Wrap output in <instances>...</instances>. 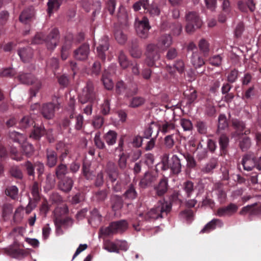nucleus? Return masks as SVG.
I'll return each instance as SVG.
<instances>
[{
  "mask_svg": "<svg viewBox=\"0 0 261 261\" xmlns=\"http://www.w3.org/2000/svg\"><path fill=\"white\" fill-rule=\"evenodd\" d=\"M22 150L23 153L27 157H30L34 152V147L33 145L27 142L23 143L22 145Z\"/></svg>",
  "mask_w": 261,
  "mask_h": 261,
  "instance_id": "obj_56",
  "label": "nucleus"
},
{
  "mask_svg": "<svg viewBox=\"0 0 261 261\" xmlns=\"http://www.w3.org/2000/svg\"><path fill=\"white\" fill-rule=\"evenodd\" d=\"M158 174L154 172H146L139 182L140 186L142 188H146L151 186L156 180Z\"/></svg>",
  "mask_w": 261,
  "mask_h": 261,
  "instance_id": "obj_13",
  "label": "nucleus"
},
{
  "mask_svg": "<svg viewBox=\"0 0 261 261\" xmlns=\"http://www.w3.org/2000/svg\"><path fill=\"white\" fill-rule=\"evenodd\" d=\"M103 248L110 252H119L117 244L110 240H106L103 243Z\"/></svg>",
  "mask_w": 261,
  "mask_h": 261,
  "instance_id": "obj_47",
  "label": "nucleus"
},
{
  "mask_svg": "<svg viewBox=\"0 0 261 261\" xmlns=\"http://www.w3.org/2000/svg\"><path fill=\"white\" fill-rule=\"evenodd\" d=\"M18 193V189L15 186H9L5 190L6 194L8 196L11 197L12 199H16L17 198Z\"/></svg>",
  "mask_w": 261,
  "mask_h": 261,
  "instance_id": "obj_51",
  "label": "nucleus"
},
{
  "mask_svg": "<svg viewBox=\"0 0 261 261\" xmlns=\"http://www.w3.org/2000/svg\"><path fill=\"white\" fill-rule=\"evenodd\" d=\"M169 187L168 179L164 176L160 179L159 183L154 186V190L158 196L162 197L167 192Z\"/></svg>",
  "mask_w": 261,
  "mask_h": 261,
  "instance_id": "obj_15",
  "label": "nucleus"
},
{
  "mask_svg": "<svg viewBox=\"0 0 261 261\" xmlns=\"http://www.w3.org/2000/svg\"><path fill=\"white\" fill-rule=\"evenodd\" d=\"M34 10L32 7L24 9L19 16V20L24 23H27L34 16Z\"/></svg>",
  "mask_w": 261,
  "mask_h": 261,
  "instance_id": "obj_32",
  "label": "nucleus"
},
{
  "mask_svg": "<svg viewBox=\"0 0 261 261\" xmlns=\"http://www.w3.org/2000/svg\"><path fill=\"white\" fill-rule=\"evenodd\" d=\"M110 111V101L106 99L101 106L100 113L103 115H107Z\"/></svg>",
  "mask_w": 261,
  "mask_h": 261,
  "instance_id": "obj_64",
  "label": "nucleus"
},
{
  "mask_svg": "<svg viewBox=\"0 0 261 261\" xmlns=\"http://www.w3.org/2000/svg\"><path fill=\"white\" fill-rule=\"evenodd\" d=\"M228 126V123L226 120V116L224 115L221 114L219 116L218 130L224 129Z\"/></svg>",
  "mask_w": 261,
  "mask_h": 261,
  "instance_id": "obj_63",
  "label": "nucleus"
},
{
  "mask_svg": "<svg viewBox=\"0 0 261 261\" xmlns=\"http://www.w3.org/2000/svg\"><path fill=\"white\" fill-rule=\"evenodd\" d=\"M129 52L130 55L133 58H140L141 57L142 51L139 48L138 42L136 40L132 41Z\"/></svg>",
  "mask_w": 261,
  "mask_h": 261,
  "instance_id": "obj_43",
  "label": "nucleus"
},
{
  "mask_svg": "<svg viewBox=\"0 0 261 261\" xmlns=\"http://www.w3.org/2000/svg\"><path fill=\"white\" fill-rule=\"evenodd\" d=\"M59 40V32L58 29H53L46 37L42 33H38L32 40L33 44H41L45 42L49 50H53L57 46Z\"/></svg>",
  "mask_w": 261,
  "mask_h": 261,
  "instance_id": "obj_2",
  "label": "nucleus"
},
{
  "mask_svg": "<svg viewBox=\"0 0 261 261\" xmlns=\"http://www.w3.org/2000/svg\"><path fill=\"white\" fill-rule=\"evenodd\" d=\"M56 149L59 153V161L64 162L65 158L70 154L69 145L63 142H59L56 144Z\"/></svg>",
  "mask_w": 261,
  "mask_h": 261,
  "instance_id": "obj_17",
  "label": "nucleus"
},
{
  "mask_svg": "<svg viewBox=\"0 0 261 261\" xmlns=\"http://www.w3.org/2000/svg\"><path fill=\"white\" fill-rule=\"evenodd\" d=\"M53 102L44 103L41 109V112L43 116L46 119H50L53 118L55 115V111L56 109H59V102L58 98H55L53 99Z\"/></svg>",
  "mask_w": 261,
  "mask_h": 261,
  "instance_id": "obj_8",
  "label": "nucleus"
},
{
  "mask_svg": "<svg viewBox=\"0 0 261 261\" xmlns=\"http://www.w3.org/2000/svg\"><path fill=\"white\" fill-rule=\"evenodd\" d=\"M118 59L119 65L122 69H125L129 66L130 62L123 50H121L119 51L118 53Z\"/></svg>",
  "mask_w": 261,
  "mask_h": 261,
  "instance_id": "obj_35",
  "label": "nucleus"
},
{
  "mask_svg": "<svg viewBox=\"0 0 261 261\" xmlns=\"http://www.w3.org/2000/svg\"><path fill=\"white\" fill-rule=\"evenodd\" d=\"M109 48V38L107 36H103L99 40L96 47L97 56L103 62L106 60V52Z\"/></svg>",
  "mask_w": 261,
  "mask_h": 261,
  "instance_id": "obj_10",
  "label": "nucleus"
},
{
  "mask_svg": "<svg viewBox=\"0 0 261 261\" xmlns=\"http://www.w3.org/2000/svg\"><path fill=\"white\" fill-rule=\"evenodd\" d=\"M145 101V100L143 97L135 96L130 100L129 107L133 108H137L143 105Z\"/></svg>",
  "mask_w": 261,
  "mask_h": 261,
  "instance_id": "obj_49",
  "label": "nucleus"
},
{
  "mask_svg": "<svg viewBox=\"0 0 261 261\" xmlns=\"http://www.w3.org/2000/svg\"><path fill=\"white\" fill-rule=\"evenodd\" d=\"M218 166V159L213 158L201 169V171L204 174H212L213 173V170L216 169Z\"/></svg>",
  "mask_w": 261,
  "mask_h": 261,
  "instance_id": "obj_28",
  "label": "nucleus"
},
{
  "mask_svg": "<svg viewBox=\"0 0 261 261\" xmlns=\"http://www.w3.org/2000/svg\"><path fill=\"white\" fill-rule=\"evenodd\" d=\"M149 6L148 0H139L134 4L133 8L135 11H138L141 9V7H142L145 11Z\"/></svg>",
  "mask_w": 261,
  "mask_h": 261,
  "instance_id": "obj_59",
  "label": "nucleus"
},
{
  "mask_svg": "<svg viewBox=\"0 0 261 261\" xmlns=\"http://www.w3.org/2000/svg\"><path fill=\"white\" fill-rule=\"evenodd\" d=\"M34 121L29 116H24L19 122V126L22 128H27L33 125Z\"/></svg>",
  "mask_w": 261,
  "mask_h": 261,
  "instance_id": "obj_48",
  "label": "nucleus"
},
{
  "mask_svg": "<svg viewBox=\"0 0 261 261\" xmlns=\"http://www.w3.org/2000/svg\"><path fill=\"white\" fill-rule=\"evenodd\" d=\"M160 49L156 44H149L147 46L145 62L148 66L155 65V62L160 58Z\"/></svg>",
  "mask_w": 261,
  "mask_h": 261,
  "instance_id": "obj_7",
  "label": "nucleus"
},
{
  "mask_svg": "<svg viewBox=\"0 0 261 261\" xmlns=\"http://www.w3.org/2000/svg\"><path fill=\"white\" fill-rule=\"evenodd\" d=\"M89 53V44L84 43L74 51L73 57L78 61H84L88 59Z\"/></svg>",
  "mask_w": 261,
  "mask_h": 261,
  "instance_id": "obj_12",
  "label": "nucleus"
},
{
  "mask_svg": "<svg viewBox=\"0 0 261 261\" xmlns=\"http://www.w3.org/2000/svg\"><path fill=\"white\" fill-rule=\"evenodd\" d=\"M220 79H214L211 81L210 85V92L213 94H216L218 92L220 85L221 83L223 81L222 78H220Z\"/></svg>",
  "mask_w": 261,
  "mask_h": 261,
  "instance_id": "obj_53",
  "label": "nucleus"
},
{
  "mask_svg": "<svg viewBox=\"0 0 261 261\" xmlns=\"http://www.w3.org/2000/svg\"><path fill=\"white\" fill-rule=\"evenodd\" d=\"M72 39L71 36L65 38V42L61 50V57L62 60H66L69 55V50L72 45Z\"/></svg>",
  "mask_w": 261,
  "mask_h": 261,
  "instance_id": "obj_24",
  "label": "nucleus"
},
{
  "mask_svg": "<svg viewBox=\"0 0 261 261\" xmlns=\"http://www.w3.org/2000/svg\"><path fill=\"white\" fill-rule=\"evenodd\" d=\"M116 92L119 95L125 93L127 96H129V94L126 91V85L122 81H118L116 83Z\"/></svg>",
  "mask_w": 261,
  "mask_h": 261,
  "instance_id": "obj_55",
  "label": "nucleus"
},
{
  "mask_svg": "<svg viewBox=\"0 0 261 261\" xmlns=\"http://www.w3.org/2000/svg\"><path fill=\"white\" fill-rule=\"evenodd\" d=\"M171 210V204L167 201H160L152 208L145 214L141 213L139 217L146 221L165 217Z\"/></svg>",
  "mask_w": 261,
  "mask_h": 261,
  "instance_id": "obj_1",
  "label": "nucleus"
},
{
  "mask_svg": "<svg viewBox=\"0 0 261 261\" xmlns=\"http://www.w3.org/2000/svg\"><path fill=\"white\" fill-rule=\"evenodd\" d=\"M169 167H170L171 173L174 175H178L181 171V164L179 157L174 154L172 157L169 158Z\"/></svg>",
  "mask_w": 261,
  "mask_h": 261,
  "instance_id": "obj_18",
  "label": "nucleus"
},
{
  "mask_svg": "<svg viewBox=\"0 0 261 261\" xmlns=\"http://www.w3.org/2000/svg\"><path fill=\"white\" fill-rule=\"evenodd\" d=\"M122 196L126 200L130 201L134 200L137 198L138 193L136 191V187L133 184H130L127 187Z\"/></svg>",
  "mask_w": 261,
  "mask_h": 261,
  "instance_id": "obj_26",
  "label": "nucleus"
},
{
  "mask_svg": "<svg viewBox=\"0 0 261 261\" xmlns=\"http://www.w3.org/2000/svg\"><path fill=\"white\" fill-rule=\"evenodd\" d=\"M59 179L60 180L58 185L59 189L66 193L69 192L73 186L74 181L72 178L66 176Z\"/></svg>",
  "mask_w": 261,
  "mask_h": 261,
  "instance_id": "obj_20",
  "label": "nucleus"
},
{
  "mask_svg": "<svg viewBox=\"0 0 261 261\" xmlns=\"http://www.w3.org/2000/svg\"><path fill=\"white\" fill-rule=\"evenodd\" d=\"M251 139L248 137H244L239 142V147L242 151H246L251 146Z\"/></svg>",
  "mask_w": 261,
  "mask_h": 261,
  "instance_id": "obj_50",
  "label": "nucleus"
},
{
  "mask_svg": "<svg viewBox=\"0 0 261 261\" xmlns=\"http://www.w3.org/2000/svg\"><path fill=\"white\" fill-rule=\"evenodd\" d=\"M96 97L94 84L92 81H88L86 86L83 89L79 96V101L83 104L88 102H93Z\"/></svg>",
  "mask_w": 261,
  "mask_h": 261,
  "instance_id": "obj_4",
  "label": "nucleus"
},
{
  "mask_svg": "<svg viewBox=\"0 0 261 261\" xmlns=\"http://www.w3.org/2000/svg\"><path fill=\"white\" fill-rule=\"evenodd\" d=\"M33 128V130L30 134V137L35 140H39L45 133L44 127L35 124Z\"/></svg>",
  "mask_w": 261,
  "mask_h": 261,
  "instance_id": "obj_36",
  "label": "nucleus"
},
{
  "mask_svg": "<svg viewBox=\"0 0 261 261\" xmlns=\"http://www.w3.org/2000/svg\"><path fill=\"white\" fill-rule=\"evenodd\" d=\"M196 127L199 134H205L207 133V126L206 122L198 120L196 122Z\"/></svg>",
  "mask_w": 261,
  "mask_h": 261,
  "instance_id": "obj_61",
  "label": "nucleus"
},
{
  "mask_svg": "<svg viewBox=\"0 0 261 261\" xmlns=\"http://www.w3.org/2000/svg\"><path fill=\"white\" fill-rule=\"evenodd\" d=\"M114 36L119 44H124L127 40V36L122 30V27L120 25H115Z\"/></svg>",
  "mask_w": 261,
  "mask_h": 261,
  "instance_id": "obj_29",
  "label": "nucleus"
},
{
  "mask_svg": "<svg viewBox=\"0 0 261 261\" xmlns=\"http://www.w3.org/2000/svg\"><path fill=\"white\" fill-rule=\"evenodd\" d=\"M117 163L119 170L124 172L127 168V159L124 153L120 155Z\"/></svg>",
  "mask_w": 261,
  "mask_h": 261,
  "instance_id": "obj_52",
  "label": "nucleus"
},
{
  "mask_svg": "<svg viewBox=\"0 0 261 261\" xmlns=\"http://www.w3.org/2000/svg\"><path fill=\"white\" fill-rule=\"evenodd\" d=\"M238 209V207L236 204L230 203L226 206L219 207L216 212V215L219 217L230 216L237 212Z\"/></svg>",
  "mask_w": 261,
  "mask_h": 261,
  "instance_id": "obj_16",
  "label": "nucleus"
},
{
  "mask_svg": "<svg viewBox=\"0 0 261 261\" xmlns=\"http://www.w3.org/2000/svg\"><path fill=\"white\" fill-rule=\"evenodd\" d=\"M191 62L193 66L197 68L201 67L204 64V61L197 52L193 53L191 57Z\"/></svg>",
  "mask_w": 261,
  "mask_h": 261,
  "instance_id": "obj_42",
  "label": "nucleus"
},
{
  "mask_svg": "<svg viewBox=\"0 0 261 261\" xmlns=\"http://www.w3.org/2000/svg\"><path fill=\"white\" fill-rule=\"evenodd\" d=\"M135 26L136 32L140 37L145 39L148 37V31L151 27L146 17H143L141 20H136Z\"/></svg>",
  "mask_w": 261,
  "mask_h": 261,
  "instance_id": "obj_9",
  "label": "nucleus"
},
{
  "mask_svg": "<svg viewBox=\"0 0 261 261\" xmlns=\"http://www.w3.org/2000/svg\"><path fill=\"white\" fill-rule=\"evenodd\" d=\"M241 163L245 170L251 171L255 166V156L251 153L245 154L242 158Z\"/></svg>",
  "mask_w": 261,
  "mask_h": 261,
  "instance_id": "obj_19",
  "label": "nucleus"
},
{
  "mask_svg": "<svg viewBox=\"0 0 261 261\" xmlns=\"http://www.w3.org/2000/svg\"><path fill=\"white\" fill-rule=\"evenodd\" d=\"M90 164L87 162H84L83 164L82 171L84 176L87 179H90L92 177V173L90 171Z\"/></svg>",
  "mask_w": 261,
  "mask_h": 261,
  "instance_id": "obj_60",
  "label": "nucleus"
},
{
  "mask_svg": "<svg viewBox=\"0 0 261 261\" xmlns=\"http://www.w3.org/2000/svg\"><path fill=\"white\" fill-rule=\"evenodd\" d=\"M245 213H249L250 215L261 214V204L255 203L243 207L240 212V214H243Z\"/></svg>",
  "mask_w": 261,
  "mask_h": 261,
  "instance_id": "obj_23",
  "label": "nucleus"
},
{
  "mask_svg": "<svg viewBox=\"0 0 261 261\" xmlns=\"http://www.w3.org/2000/svg\"><path fill=\"white\" fill-rule=\"evenodd\" d=\"M174 135H169L166 136L164 139V146L168 150L171 149L174 144L175 141L174 140Z\"/></svg>",
  "mask_w": 261,
  "mask_h": 261,
  "instance_id": "obj_54",
  "label": "nucleus"
},
{
  "mask_svg": "<svg viewBox=\"0 0 261 261\" xmlns=\"http://www.w3.org/2000/svg\"><path fill=\"white\" fill-rule=\"evenodd\" d=\"M229 143V139L228 136L225 134H221L219 138V144L221 154H226Z\"/></svg>",
  "mask_w": 261,
  "mask_h": 261,
  "instance_id": "obj_33",
  "label": "nucleus"
},
{
  "mask_svg": "<svg viewBox=\"0 0 261 261\" xmlns=\"http://www.w3.org/2000/svg\"><path fill=\"white\" fill-rule=\"evenodd\" d=\"M146 13H148L150 15L158 16L160 13V10L157 4L155 3H152L148 7L147 9L145 10Z\"/></svg>",
  "mask_w": 261,
  "mask_h": 261,
  "instance_id": "obj_58",
  "label": "nucleus"
},
{
  "mask_svg": "<svg viewBox=\"0 0 261 261\" xmlns=\"http://www.w3.org/2000/svg\"><path fill=\"white\" fill-rule=\"evenodd\" d=\"M198 46L203 56L207 57L210 51V44L205 39H202L199 42Z\"/></svg>",
  "mask_w": 261,
  "mask_h": 261,
  "instance_id": "obj_46",
  "label": "nucleus"
},
{
  "mask_svg": "<svg viewBox=\"0 0 261 261\" xmlns=\"http://www.w3.org/2000/svg\"><path fill=\"white\" fill-rule=\"evenodd\" d=\"M20 82L25 85H33V86L30 89V97L36 96L37 93L39 91L42 86L41 82L37 79L31 73H21L17 76Z\"/></svg>",
  "mask_w": 261,
  "mask_h": 261,
  "instance_id": "obj_3",
  "label": "nucleus"
},
{
  "mask_svg": "<svg viewBox=\"0 0 261 261\" xmlns=\"http://www.w3.org/2000/svg\"><path fill=\"white\" fill-rule=\"evenodd\" d=\"M117 138V133L112 130H109L103 136V138L108 145H113L115 144Z\"/></svg>",
  "mask_w": 261,
  "mask_h": 261,
  "instance_id": "obj_38",
  "label": "nucleus"
},
{
  "mask_svg": "<svg viewBox=\"0 0 261 261\" xmlns=\"http://www.w3.org/2000/svg\"><path fill=\"white\" fill-rule=\"evenodd\" d=\"M33 50L29 46L21 48L18 50V55L24 63L31 62L33 59Z\"/></svg>",
  "mask_w": 261,
  "mask_h": 261,
  "instance_id": "obj_21",
  "label": "nucleus"
},
{
  "mask_svg": "<svg viewBox=\"0 0 261 261\" xmlns=\"http://www.w3.org/2000/svg\"><path fill=\"white\" fill-rule=\"evenodd\" d=\"M172 43V39L170 35H163L158 39L156 45L162 50L168 48Z\"/></svg>",
  "mask_w": 261,
  "mask_h": 261,
  "instance_id": "obj_27",
  "label": "nucleus"
},
{
  "mask_svg": "<svg viewBox=\"0 0 261 261\" xmlns=\"http://www.w3.org/2000/svg\"><path fill=\"white\" fill-rule=\"evenodd\" d=\"M187 24L186 31L188 33L194 32L196 29L200 28L202 22L198 14L195 12H190L186 16Z\"/></svg>",
  "mask_w": 261,
  "mask_h": 261,
  "instance_id": "obj_6",
  "label": "nucleus"
},
{
  "mask_svg": "<svg viewBox=\"0 0 261 261\" xmlns=\"http://www.w3.org/2000/svg\"><path fill=\"white\" fill-rule=\"evenodd\" d=\"M183 190L187 197H191L195 191L194 183L190 180L186 181L183 184Z\"/></svg>",
  "mask_w": 261,
  "mask_h": 261,
  "instance_id": "obj_45",
  "label": "nucleus"
},
{
  "mask_svg": "<svg viewBox=\"0 0 261 261\" xmlns=\"http://www.w3.org/2000/svg\"><path fill=\"white\" fill-rule=\"evenodd\" d=\"M222 221L218 219H213L207 223L200 231V233H208L214 230L217 226L221 227L223 226Z\"/></svg>",
  "mask_w": 261,
  "mask_h": 261,
  "instance_id": "obj_25",
  "label": "nucleus"
},
{
  "mask_svg": "<svg viewBox=\"0 0 261 261\" xmlns=\"http://www.w3.org/2000/svg\"><path fill=\"white\" fill-rule=\"evenodd\" d=\"M112 208L114 211H117L121 209L123 205V201L122 197L118 195H114L112 197Z\"/></svg>",
  "mask_w": 261,
  "mask_h": 261,
  "instance_id": "obj_39",
  "label": "nucleus"
},
{
  "mask_svg": "<svg viewBox=\"0 0 261 261\" xmlns=\"http://www.w3.org/2000/svg\"><path fill=\"white\" fill-rule=\"evenodd\" d=\"M31 194L33 199L35 201H39L41 199L40 192L41 191V185L35 181L33 182L31 187Z\"/></svg>",
  "mask_w": 261,
  "mask_h": 261,
  "instance_id": "obj_34",
  "label": "nucleus"
},
{
  "mask_svg": "<svg viewBox=\"0 0 261 261\" xmlns=\"http://www.w3.org/2000/svg\"><path fill=\"white\" fill-rule=\"evenodd\" d=\"M10 138L14 142L20 143L25 140L24 136L20 133L13 131L9 134Z\"/></svg>",
  "mask_w": 261,
  "mask_h": 261,
  "instance_id": "obj_57",
  "label": "nucleus"
},
{
  "mask_svg": "<svg viewBox=\"0 0 261 261\" xmlns=\"http://www.w3.org/2000/svg\"><path fill=\"white\" fill-rule=\"evenodd\" d=\"M71 221V219L68 217L62 218L60 217H56L54 219V222L57 231H59L62 226L67 227Z\"/></svg>",
  "mask_w": 261,
  "mask_h": 261,
  "instance_id": "obj_41",
  "label": "nucleus"
},
{
  "mask_svg": "<svg viewBox=\"0 0 261 261\" xmlns=\"http://www.w3.org/2000/svg\"><path fill=\"white\" fill-rule=\"evenodd\" d=\"M5 252L9 256L18 258L24 255V251L20 248V245L15 242L12 245L5 249Z\"/></svg>",
  "mask_w": 261,
  "mask_h": 261,
  "instance_id": "obj_14",
  "label": "nucleus"
},
{
  "mask_svg": "<svg viewBox=\"0 0 261 261\" xmlns=\"http://www.w3.org/2000/svg\"><path fill=\"white\" fill-rule=\"evenodd\" d=\"M105 172L107 174V180L114 181L116 178L120 175L119 170L117 165L112 161H109L105 167Z\"/></svg>",
  "mask_w": 261,
  "mask_h": 261,
  "instance_id": "obj_11",
  "label": "nucleus"
},
{
  "mask_svg": "<svg viewBox=\"0 0 261 261\" xmlns=\"http://www.w3.org/2000/svg\"><path fill=\"white\" fill-rule=\"evenodd\" d=\"M158 132L161 131L165 134L170 133L171 130L175 129V124L171 122L165 121L163 124L158 125Z\"/></svg>",
  "mask_w": 261,
  "mask_h": 261,
  "instance_id": "obj_40",
  "label": "nucleus"
},
{
  "mask_svg": "<svg viewBox=\"0 0 261 261\" xmlns=\"http://www.w3.org/2000/svg\"><path fill=\"white\" fill-rule=\"evenodd\" d=\"M46 165L49 168H53L56 166L58 162L57 153L51 149H47L46 150Z\"/></svg>",
  "mask_w": 261,
  "mask_h": 261,
  "instance_id": "obj_22",
  "label": "nucleus"
},
{
  "mask_svg": "<svg viewBox=\"0 0 261 261\" xmlns=\"http://www.w3.org/2000/svg\"><path fill=\"white\" fill-rule=\"evenodd\" d=\"M59 67V60L57 58H51L46 62V70H50L55 74V71Z\"/></svg>",
  "mask_w": 261,
  "mask_h": 261,
  "instance_id": "obj_44",
  "label": "nucleus"
},
{
  "mask_svg": "<svg viewBox=\"0 0 261 261\" xmlns=\"http://www.w3.org/2000/svg\"><path fill=\"white\" fill-rule=\"evenodd\" d=\"M128 223L125 220H120L114 221L106 227L103 230V233L106 236L122 233L128 228Z\"/></svg>",
  "mask_w": 261,
  "mask_h": 261,
  "instance_id": "obj_5",
  "label": "nucleus"
},
{
  "mask_svg": "<svg viewBox=\"0 0 261 261\" xmlns=\"http://www.w3.org/2000/svg\"><path fill=\"white\" fill-rule=\"evenodd\" d=\"M69 118L71 120H74V128L76 130H81L84 124V117L82 115L76 114L74 112H72L69 115Z\"/></svg>",
  "mask_w": 261,
  "mask_h": 261,
  "instance_id": "obj_31",
  "label": "nucleus"
},
{
  "mask_svg": "<svg viewBox=\"0 0 261 261\" xmlns=\"http://www.w3.org/2000/svg\"><path fill=\"white\" fill-rule=\"evenodd\" d=\"M101 81L106 89L109 90L113 89V82L110 78V73L106 70L103 71L102 74Z\"/></svg>",
  "mask_w": 261,
  "mask_h": 261,
  "instance_id": "obj_37",
  "label": "nucleus"
},
{
  "mask_svg": "<svg viewBox=\"0 0 261 261\" xmlns=\"http://www.w3.org/2000/svg\"><path fill=\"white\" fill-rule=\"evenodd\" d=\"M68 172V167L65 162H60L59 164L56 166L55 169V176L58 179L66 177L65 175Z\"/></svg>",
  "mask_w": 261,
  "mask_h": 261,
  "instance_id": "obj_30",
  "label": "nucleus"
},
{
  "mask_svg": "<svg viewBox=\"0 0 261 261\" xmlns=\"http://www.w3.org/2000/svg\"><path fill=\"white\" fill-rule=\"evenodd\" d=\"M111 182L112 186V189L116 192H120L121 191L123 184L121 180L118 177L116 178V180L114 181H107V182Z\"/></svg>",
  "mask_w": 261,
  "mask_h": 261,
  "instance_id": "obj_62",
  "label": "nucleus"
}]
</instances>
